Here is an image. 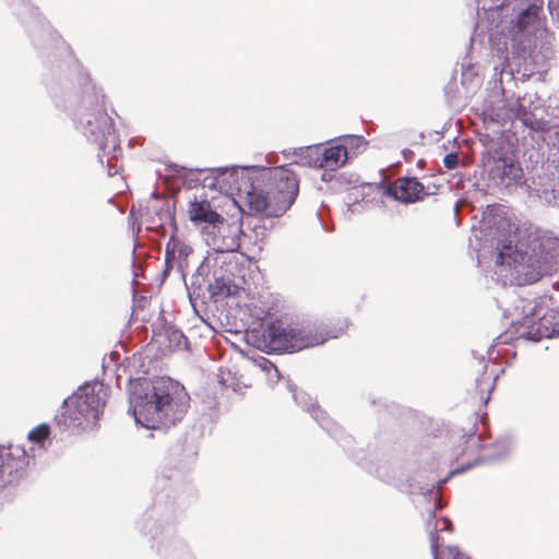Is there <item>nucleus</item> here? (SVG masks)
I'll return each mask as SVG.
<instances>
[{"label":"nucleus","instance_id":"16","mask_svg":"<svg viewBox=\"0 0 559 559\" xmlns=\"http://www.w3.org/2000/svg\"><path fill=\"white\" fill-rule=\"evenodd\" d=\"M49 435V426L46 424H40L28 432V440L34 443L41 444L46 439H48Z\"/></svg>","mask_w":559,"mask_h":559},{"label":"nucleus","instance_id":"20","mask_svg":"<svg viewBox=\"0 0 559 559\" xmlns=\"http://www.w3.org/2000/svg\"><path fill=\"white\" fill-rule=\"evenodd\" d=\"M548 9L551 16L559 22V0H548Z\"/></svg>","mask_w":559,"mask_h":559},{"label":"nucleus","instance_id":"10","mask_svg":"<svg viewBox=\"0 0 559 559\" xmlns=\"http://www.w3.org/2000/svg\"><path fill=\"white\" fill-rule=\"evenodd\" d=\"M26 452L19 445L0 447V479L3 485L10 481V477L24 463Z\"/></svg>","mask_w":559,"mask_h":559},{"label":"nucleus","instance_id":"19","mask_svg":"<svg viewBox=\"0 0 559 559\" xmlns=\"http://www.w3.org/2000/svg\"><path fill=\"white\" fill-rule=\"evenodd\" d=\"M459 164V157L454 153H449L443 158V165L448 169H454Z\"/></svg>","mask_w":559,"mask_h":559},{"label":"nucleus","instance_id":"9","mask_svg":"<svg viewBox=\"0 0 559 559\" xmlns=\"http://www.w3.org/2000/svg\"><path fill=\"white\" fill-rule=\"evenodd\" d=\"M187 213L189 219L197 225L207 224L216 227L224 224L225 222V218L215 210H213L210 201L206 199H194L191 201L189 203Z\"/></svg>","mask_w":559,"mask_h":559},{"label":"nucleus","instance_id":"15","mask_svg":"<svg viewBox=\"0 0 559 559\" xmlns=\"http://www.w3.org/2000/svg\"><path fill=\"white\" fill-rule=\"evenodd\" d=\"M346 151V158L366 151L368 142L360 135H349L340 143Z\"/></svg>","mask_w":559,"mask_h":559},{"label":"nucleus","instance_id":"11","mask_svg":"<svg viewBox=\"0 0 559 559\" xmlns=\"http://www.w3.org/2000/svg\"><path fill=\"white\" fill-rule=\"evenodd\" d=\"M490 175L493 179H498L501 185L508 187L521 182L523 169L519 162L510 157H501L495 160Z\"/></svg>","mask_w":559,"mask_h":559},{"label":"nucleus","instance_id":"17","mask_svg":"<svg viewBox=\"0 0 559 559\" xmlns=\"http://www.w3.org/2000/svg\"><path fill=\"white\" fill-rule=\"evenodd\" d=\"M430 547L433 559H447L450 549H457L456 547H447L444 550L439 551V536L436 530L430 534Z\"/></svg>","mask_w":559,"mask_h":559},{"label":"nucleus","instance_id":"24","mask_svg":"<svg viewBox=\"0 0 559 559\" xmlns=\"http://www.w3.org/2000/svg\"><path fill=\"white\" fill-rule=\"evenodd\" d=\"M3 487H4V485H3V480H2V479H0V488H3Z\"/></svg>","mask_w":559,"mask_h":559},{"label":"nucleus","instance_id":"4","mask_svg":"<svg viewBox=\"0 0 559 559\" xmlns=\"http://www.w3.org/2000/svg\"><path fill=\"white\" fill-rule=\"evenodd\" d=\"M105 391L103 386H80L68 397L55 420L59 427L74 429L95 425L105 407Z\"/></svg>","mask_w":559,"mask_h":559},{"label":"nucleus","instance_id":"8","mask_svg":"<svg viewBox=\"0 0 559 559\" xmlns=\"http://www.w3.org/2000/svg\"><path fill=\"white\" fill-rule=\"evenodd\" d=\"M496 377L488 371L487 365H483L480 376L475 380L474 389L469 390V400L473 406L480 411L490 400L491 392L495 389Z\"/></svg>","mask_w":559,"mask_h":559},{"label":"nucleus","instance_id":"5","mask_svg":"<svg viewBox=\"0 0 559 559\" xmlns=\"http://www.w3.org/2000/svg\"><path fill=\"white\" fill-rule=\"evenodd\" d=\"M247 201L251 211L271 217L283 215L295 202L290 191L283 192L267 183L266 190H257L251 187L246 191Z\"/></svg>","mask_w":559,"mask_h":559},{"label":"nucleus","instance_id":"1","mask_svg":"<svg viewBox=\"0 0 559 559\" xmlns=\"http://www.w3.org/2000/svg\"><path fill=\"white\" fill-rule=\"evenodd\" d=\"M516 226L507 217H497L489 226L488 237L498 251L497 264H508L534 283L544 275H550L559 267V239L548 236H534L526 243L513 246Z\"/></svg>","mask_w":559,"mask_h":559},{"label":"nucleus","instance_id":"14","mask_svg":"<svg viewBox=\"0 0 559 559\" xmlns=\"http://www.w3.org/2000/svg\"><path fill=\"white\" fill-rule=\"evenodd\" d=\"M542 11V4L533 3L526 10L521 12L516 19V27L520 31L525 29L530 25L538 23V15Z\"/></svg>","mask_w":559,"mask_h":559},{"label":"nucleus","instance_id":"7","mask_svg":"<svg viewBox=\"0 0 559 559\" xmlns=\"http://www.w3.org/2000/svg\"><path fill=\"white\" fill-rule=\"evenodd\" d=\"M389 193L403 203H414L425 195V187L416 178H399L389 186Z\"/></svg>","mask_w":559,"mask_h":559},{"label":"nucleus","instance_id":"23","mask_svg":"<svg viewBox=\"0 0 559 559\" xmlns=\"http://www.w3.org/2000/svg\"><path fill=\"white\" fill-rule=\"evenodd\" d=\"M442 522L444 524V528H450L451 522L448 519H443Z\"/></svg>","mask_w":559,"mask_h":559},{"label":"nucleus","instance_id":"12","mask_svg":"<svg viewBox=\"0 0 559 559\" xmlns=\"http://www.w3.org/2000/svg\"><path fill=\"white\" fill-rule=\"evenodd\" d=\"M269 183L285 193L290 191L294 198H297L299 192V177L292 165L274 168L270 174Z\"/></svg>","mask_w":559,"mask_h":559},{"label":"nucleus","instance_id":"22","mask_svg":"<svg viewBox=\"0 0 559 559\" xmlns=\"http://www.w3.org/2000/svg\"><path fill=\"white\" fill-rule=\"evenodd\" d=\"M175 252V246L173 247V249H170V242L167 243V248H166V254H174Z\"/></svg>","mask_w":559,"mask_h":559},{"label":"nucleus","instance_id":"21","mask_svg":"<svg viewBox=\"0 0 559 559\" xmlns=\"http://www.w3.org/2000/svg\"><path fill=\"white\" fill-rule=\"evenodd\" d=\"M219 282L218 280H216L215 282V285L212 286L213 288V294L216 295V294H222L223 293V287L218 286L219 285Z\"/></svg>","mask_w":559,"mask_h":559},{"label":"nucleus","instance_id":"2","mask_svg":"<svg viewBox=\"0 0 559 559\" xmlns=\"http://www.w3.org/2000/svg\"><path fill=\"white\" fill-rule=\"evenodd\" d=\"M188 402L185 389L169 378L157 379L144 395L131 400L135 420L148 429L174 426L186 414Z\"/></svg>","mask_w":559,"mask_h":559},{"label":"nucleus","instance_id":"13","mask_svg":"<svg viewBox=\"0 0 559 559\" xmlns=\"http://www.w3.org/2000/svg\"><path fill=\"white\" fill-rule=\"evenodd\" d=\"M510 118H516L523 124L533 131H547L549 129L548 121L543 118H537L534 112L527 110L519 100L510 108Z\"/></svg>","mask_w":559,"mask_h":559},{"label":"nucleus","instance_id":"6","mask_svg":"<svg viewBox=\"0 0 559 559\" xmlns=\"http://www.w3.org/2000/svg\"><path fill=\"white\" fill-rule=\"evenodd\" d=\"M302 157L310 167L324 168L326 170H336L347 160L346 151L340 144L329 147L320 145L308 146L302 152Z\"/></svg>","mask_w":559,"mask_h":559},{"label":"nucleus","instance_id":"18","mask_svg":"<svg viewBox=\"0 0 559 559\" xmlns=\"http://www.w3.org/2000/svg\"><path fill=\"white\" fill-rule=\"evenodd\" d=\"M549 335L548 329H540V322L534 323L526 333H522V336L533 341H539L544 337H549Z\"/></svg>","mask_w":559,"mask_h":559},{"label":"nucleus","instance_id":"3","mask_svg":"<svg viewBox=\"0 0 559 559\" xmlns=\"http://www.w3.org/2000/svg\"><path fill=\"white\" fill-rule=\"evenodd\" d=\"M335 337H337V334L325 329H296L275 320L263 329L260 342L263 349L269 353L298 352L321 345L329 338Z\"/></svg>","mask_w":559,"mask_h":559}]
</instances>
